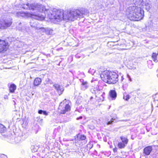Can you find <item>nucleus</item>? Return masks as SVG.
Wrapping results in <instances>:
<instances>
[{
	"label": "nucleus",
	"instance_id": "35",
	"mask_svg": "<svg viewBox=\"0 0 158 158\" xmlns=\"http://www.w3.org/2000/svg\"><path fill=\"white\" fill-rule=\"evenodd\" d=\"M122 81H123V77H122Z\"/></svg>",
	"mask_w": 158,
	"mask_h": 158
},
{
	"label": "nucleus",
	"instance_id": "33",
	"mask_svg": "<svg viewBox=\"0 0 158 158\" xmlns=\"http://www.w3.org/2000/svg\"><path fill=\"white\" fill-rule=\"evenodd\" d=\"M4 98L5 99H7L8 98V96L7 95H5L4 96Z\"/></svg>",
	"mask_w": 158,
	"mask_h": 158
},
{
	"label": "nucleus",
	"instance_id": "4",
	"mask_svg": "<svg viewBox=\"0 0 158 158\" xmlns=\"http://www.w3.org/2000/svg\"><path fill=\"white\" fill-rule=\"evenodd\" d=\"M138 4V2H136V0H134V3L135 5L137 4L138 5H139L140 7L148 11L151 8L152 6L149 0H140Z\"/></svg>",
	"mask_w": 158,
	"mask_h": 158
},
{
	"label": "nucleus",
	"instance_id": "37",
	"mask_svg": "<svg viewBox=\"0 0 158 158\" xmlns=\"http://www.w3.org/2000/svg\"><path fill=\"white\" fill-rule=\"evenodd\" d=\"M157 56L158 57V53H157Z\"/></svg>",
	"mask_w": 158,
	"mask_h": 158
},
{
	"label": "nucleus",
	"instance_id": "31",
	"mask_svg": "<svg viewBox=\"0 0 158 158\" xmlns=\"http://www.w3.org/2000/svg\"><path fill=\"white\" fill-rule=\"evenodd\" d=\"M6 156L4 154H0V158H3L4 156Z\"/></svg>",
	"mask_w": 158,
	"mask_h": 158
},
{
	"label": "nucleus",
	"instance_id": "27",
	"mask_svg": "<svg viewBox=\"0 0 158 158\" xmlns=\"http://www.w3.org/2000/svg\"><path fill=\"white\" fill-rule=\"evenodd\" d=\"M92 142H89V143H88L87 145L88 146H89V149H91L93 146V144H91Z\"/></svg>",
	"mask_w": 158,
	"mask_h": 158
},
{
	"label": "nucleus",
	"instance_id": "20",
	"mask_svg": "<svg viewBox=\"0 0 158 158\" xmlns=\"http://www.w3.org/2000/svg\"><path fill=\"white\" fill-rule=\"evenodd\" d=\"M152 57L154 61L156 62H158V57L156 53H153Z\"/></svg>",
	"mask_w": 158,
	"mask_h": 158
},
{
	"label": "nucleus",
	"instance_id": "32",
	"mask_svg": "<svg viewBox=\"0 0 158 158\" xmlns=\"http://www.w3.org/2000/svg\"><path fill=\"white\" fill-rule=\"evenodd\" d=\"M82 118V117H81V116H80V117H79V118H77V120H78V119H81Z\"/></svg>",
	"mask_w": 158,
	"mask_h": 158
},
{
	"label": "nucleus",
	"instance_id": "6",
	"mask_svg": "<svg viewBox=\"0 0 158 158\" xmlns=\"http://www.w3.org/2000/svg\"><path fill=\"white\" fill-rule=\"evenodd\" d=\"M62 102L60 103L59 109H60V114H65L66 112L69 110L70 109V107L68 104L64 105L63 107H62Z\"/></svg>",
	"mask_w": 158,
	"mask_h": 158
},
{
	"label": "nucleus",
	"instance_id": "14",
	"mask_svg": "<svg viewBox=\"0 0 158 158\" xmlns=\"http://www.w3.org/2000/svg\"><path fill=\"white\" fill-rule=\"evenodd\" d=\"M152 150L151 146H148L145 148L143 150V153L146 155H149Z\"/></svg>",
	"mask_w": 158,
	"mask_h": 158
},
{
	"label": "nucleus",
	"instance_id": "15",
	"mask_svg": "<svg viewBox=\"0 0 158 158\" xmlns=\"http://www.w3.org/2000/svg\"><path fill=\"white\" fill-rule=\"evenodd\" d=\"M110 95L113 100L115 99L117 97V94L115 90H111L109 92Z\"/></svg>",
	"mask_w": 158,
	"mask_h": 158
},
{
	"label": "nucleus",
	"instance_id": "12",
	"mask_svg": "<svg viewBox=\"0 0 158 158\" xmlns=\"http://www.w3.org/2000/svg\"><path fill=\"white\" fill-rule=\"evenodd\" d=\"M37 29H41L43 31H45V33L47 34L51 35L52 33L53 30L51 29L50 28H45L44 27H42L40 28H36Z\"/></svg>",
	"mask_w": 158,
	"mask_h": 158
},
{
	"label": "nucleus",
	"instance_id": "1",
	"mask_svg": "<svg viewBox=\"0 0 158 158\" xmlns=\"http://www.w3.org/2000/svg\"><path fill=\"white\" fill-rule=\"evenodd\" d=\"M24 9L31 10L36 12L44 11L48 17L50 19H55L61 20H68L74 21L75 19L83 17V15H87L89 11L85 8L78 9H73L68 12L67 14H63V11L56 9H47L41 4L34 3L31 4L27 3L22 5Z\"/></svg>",
	"mask_w": 158,
	"mask_h": 158
},
{
	"label": "nucleus",
	"instance_id": "11",
	"mask_svg": "<svg viewBox=\"0 0 158 158\" xmlns=\"http://www.w3.org/2000/svg\"><path fill=\"white\" fill-rule=\"evenodd\" d=\"M16 15L18 16H21L22 17H28L30 15V14L27 12H24L23 11L17 12Z\"/></svg>",
	"mask_w": 158,
	"mask_h": 158
},
{
	"label": "nucleus",
	"instance_id": "7",
	"mask_svg": "<svg viewBox=\"0 0 158 158\" xmlns=\"http://www.w3.org/2000/svg\"><path fill=\"white\" fill-rule=\"evenodd\" d=\"M8 48V43L4 40H0V53L6 51Z\"/></svg>",
	"mask_w": 158,
	"mask_h": 158
},
{
	"label": "nucleus",
	"instance_id": "25",
	"mask_svg": "<svg viewBox=\"0 0 158 158\" xmlns=\"http://www.w3.org/2000/svg\"><path fill=\"white\" fill-rule=\"evenodd\" d=\"M131 97L129 94H127L126 96L124 95L123 97V99L127 101Z\"/></svg>",
	"mask_w": 158,
	"mask_h": 158
},
{
	"label": "nucleus",
	"instance_id": "36",
	"mask_svg": "<svg viewBox=\"0 0 158 158\" xmlns=\"http://www.w3.org/2000/svg\"><path fill=\"white\" fill-rule=\"evenodd\" d=\"M104 2H106V3H107V2H105V1H104Z\"/></svg>",
	"mask_w": 158,
	"mask_h": 158
},
{
	"label": "nucleus",
	"instance_id": "17",
	"mask_svg": "<svg viewBox=\"0 0 158 158\" xmlns=\"http://www.w3.org/2000/svg\"><path fill=\"white\" fill-rule=\"evenodd\" d=\"M9 88L10 92L11 93H13L16 89V86L14 84H11L10 85Z\"/></svg>",
	"mask_w": 158,
	"mask_h": 158
},
{
	"label": "nucleus",
	"instance_id": "21",
	"mask_svg": "<svg viewBox=\"0 0 158 158\" xmlns=\"http://www.w3.org/2000/svg\"><path fill=\"white\" fill-rule=\"evenodd\" d=\"M6 130V127L3 125L0 124V133H4Z\"/></svg>",
	"mask_w": 158,
	"mask_h": 158
},
{
	"label": "nucleus",
	"instance_id": "22",
	"mask_svg": "<svg viewBox=\"0 0 158 158\" xmlns=\"http://www.w3.org/2000/svg\"><path fill=\"white\" fill-rule=\"evenodd\" d=\"M53 82L49 78H47L46 79L45 81V85L52 84Z\"/></svg>",
	"mask_w": 158,
	"mask_h": 158
},
{
	"label": "nucleus",
	"instance_id": "24",
	"mask_svg": "<svg viewBox=\"0 0 158 158\" xmlns=\"http://www.w3.org/2000/svg\"><path fill=\"white\" fill-rule=\"evenodd\" d=\"M108 119L106 122L107 125H109L112 124L114 122V121L115 120V119L114 118H112L110 121Z\"/></svg>",
	"mask_w": 158,
	"mask_h": 158
},
{
	"label": "nucleus",
	"instance_id": "3",
	"mask_svg": "<svg viewBox=\"0 0 158 158\" xmlns=\"http://www.w3.org/2000/svg\"><path fill=\"white\" fill-rule=\"evenodd\" d=\"M102 80L109 84H115L118 80V75L116 72L106 70L101 75Z\"/></svg>",
	"mask_w": 158,
	"mask_h": 158
},
{
	"label": "nucleus",
	"instance_id": "13",
	"mask_svg": "<svg viewBox=\"0 0 158 158\" xmlns=\"http://www.w3.org/2000/svg\"><path fill=\"white\" fill-rule=\"evenodd\" d=\"M75 131V128L73 127H71L66 131L65 134L69 136L73 133Z\"/></svg>",
	"mask_w": 158,
	"mask_h": 158
},
{
	"label": "nucleus",
	"instance_id": "23",
	"mask_svg": "<svg viewBox=\"0 0 158 158\" xmlns=\"http://www.w3.org/2000/svg\"><path fill=\"white\" fill-rule=\"evenodd\" d=\"M38 113L40 114H43L45 115H48V113L46 111L43 110H39L38 111Z\"/></svg>",
	"mask_w": 158,
	"mask_h": 158
},
{
	"label": "nucleus",
	"instance_id": "29",
	"mask_svg": "<svg viewBox=\"0 0 158 158\" xmlns=\"http://www.w3.org/2000/svg\"><path fill=\"white\" fill-rule=\"evenodd\" d=\"M117 150L118 148L116 147H115V148L113 149V151L115 153L117 152Z\"/></svg>",
	"mask_w": 158,
	"mask_h": 158
},
{
	"label": "nucleus",
	"instance_id": "30",
	"mask_svg": "<svg viewBox=\"0 0 158 158\" xmlns=\"http://www.w3.org/2000/svg\"><path fill=\"white\" fill-rule=\"evenodd\" d=\"M128 84H123V87L126 88L128 86Z\"/></svg>",
	"mask_w": 158,
	"mask_h": 158
},
{
	"label": "nucleus",
	"instance_id": "26",
	"mask_svg": "<svg viewBox=\"0 0 158 158\" xmlns=\"http://www.w3.org/2000/svg\"><path fill=\"white\" fill-rule=\"evenodd\" d=\"M22 23H19V26L18 27V29L19 31H22L23 30V28L22 27V25H21Z\"/></svg>",
	"mask_w": 158,
	"mask_h": 158
},
{
	"label": "nucleus",
	"instance_id": "16",
	"mask_svg": "<svg viewBox=\"0 0 158 158\" xmlns=\"http://www.w3.org/2000/svg\"><path fill=\"white\" fill-rule=\"evenodd\" d=\"M42 81L40 78L37 77L35 79L34 81V86H37L40 84Z\"/></svg>",
	"mask_w": 158,
	"mask_h": 158
},
{
	"label": "nucleus",
	"instance_id": "2",
	"mask_svg": "<svg viewBox=\"0 0 158 158\" xmlns=\"http://www.w3.org/2000/svg\"><path fill=\"white\" fill-rule=\"evenodd\" d=\"M128 17L131 20L138 21L142 19L144 16V10L136 6L129 7L127 9Z\"/></svg>",
	"mask_w": 158,
	"mask_h": 158
},
{
	"label": "nucleus",
	"instance_id": "28",
	"mask_svg": "<svg viewBox=\"0 0 158 158\" xmlns=\"http://www.w3.org/2000/svg\"><path fill=\"white\" fill-rule=\"evenodd\" d=\"M127 78L130 81H132V80H131V78L129 74H127Z\"/></svg>",
	"mask_w": 158,
	"mask_h": 158
},
{
	"label": "nucleus",
	"instance_id": "9",
	"mask_svg": "<svg viewBox=\"0 0 158 158\" xmlns=\"http://www.w3.org/2000/svg\"><path fill=\"white\" fill-rule=\"evenodd\" d=\"M53 86L55 87V89L58 92L59 95L62 94L64 90V88L62 86H60L58 84H54Z\"/></svg>",
	"mask_w": 158,
	"mask_h": 158
},
{
	"label": "nucleus",
	"instance_id": "18",
	"mask_svg": "<svg viewBox=\"0 0 158 158\" xmlns=\"http://www.w3.org/2000/svg\"><path fill=\"white\" fill-rule=\"evenodd\" d=\"M120 139L122 141V142L125 143L126 145L127 144L128 142V139L127 137L123 136H121L120 137Z\"/></svg>",
	"mask_w": 158,
	"mask_h": 158
},
{
	"label": "nucleus",
	"instance_id": "8",
	"mask_svg": "<svg viewBox=\"0 0 158 158\" xmlns=\"http://www.w3.org/2000/svg\"><path fill=\"white\" fill-rule=\"evenodd\" d=\"M75 143H80L82 141L85 140L86 139V136L84 135L79 133L75 136Z\"/></svg>",
	"mask_w": 158,
	"mask_h": 158
},
{
	"label": "nucleus",
	"instance_id": "10",
	"mask_svg": "<svg viewBox=\"0 0 158 158\" xmlns=\"http://www.w3.org/2000/svg\"><path fill=\"white\" fill-rule=\"evenodd\" d=\"M80 81L81 83V88L82 90L86 89L89 87L88 82L86 81H84L83 79H80Z\"/></svg>",
	"mask_w": 158,
	"mask_h": 158
},
{
	"label": "nucleus",
	"instance_id": "5",
	"mask_svg": "<svg viewBox=\"0 0 158 158\" xmlns=\"http://www.w3.org/2000/svg\"><path fill=\"white\" fill-rule=\"evenodd\" d=\"M12 21L10 19L5 20L0 22V29H6L9 27L12 24Z\"/></svg>",
	"mask_w": 158,
	"mask_h": 158
},
{
	"label": "nucleus",
	"instance_id": "34",
	"mask_svg": "<svg viewBox=\"0 0 158 158\" xmlns=\"http://www.w3.org/2000/svg\"><path fill=\"white\" fill-rule=\"evenodd\" d=\"M122 121H127V120H122Z\"/></svg>",
	"mask_w": 158,
	"mask_h": 158
},
{
	"label": "nucleus",
	"instance_id": "19",
	"mask_svg": "<svg viewBox=\"0 0 158 158\" xmlns=\"http://www.w3.org/2000/svg\"><path fill=\"white\" fill-rule=\"evenodd\" d=\"M126 145H127L122 142H118V146L120 149L124 148Z\"/></svg>",
	"mask_w": 158,
	"mask_h": 158
}]
</instances>
